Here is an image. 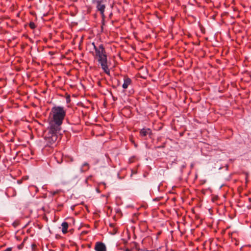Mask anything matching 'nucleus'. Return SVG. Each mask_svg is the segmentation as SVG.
Listing matches in <instances>:
<instances>
[{"mask_svg":"<svg viewBox=\"0 0 251 251\" xmlns=\"http://www.w3.org/2000/svg\"><path fill=\"white\" fill-rule=\"evenodd\" d=\"M89 169V165L88 163H84L80 168V171L81 172H85L88 171Z\"/></svg>","mask_w":251,"mask_h":251,"instance_id":"nucleus-8","label":"nucleus"},{"mask_svg":"<svg viewBox=\"0 0 251 251\" xmlns=\"http://www.w3.org/2000/svg\"><path fill=\"white\" fill-rule=\"evenodd\" d=\"M92 45L94 46L95 53L96 58L98 59V61L100 64L101 68L104 72L109 75L110 71L107 65V56L105 54V51L102 45H100L98 47H97L95 44L93 43Z\"/></svg>","mask_w":251,"mask_h":251,"instance_id":"nucleus-2","label":"nucleus"},{"mask_svg":"<svg viewBox=\"0 0 251 251\" xmlns=\"http://www.w3.org/2000/svg\"><path fill=\"white\" fill-rule=\"evenodd\" d=\"M126 251H131L130 250H129V249H126Z\"/></svg>","mask_w":251,"mask_h":251,"instance_id":"nucleus-11","label":"nucleus"},{"mask_svg":"<svg viewBox=\"0 0 251 251\" xmlns=\"http://www.w3.org/2000/svg\"><path fill=\"white\" fill-rule=\"evenodd\" d=\"M29 26H30V27L31 28L34 29V28H35L36 25H35V24L34 23L30 22V24H29Z\"/></svg>","mask_w":251,"mask_h":251,"instance_id":"nucleus-10","label":"nucleus"},{"mask_svg":"<svg viewBox=\"0 0 251 251\" xmlns=\"http://www.w3.org/2000/svg\"><path fill=\"white\" fill-rule=\"evenodd\" d=\"M97 7L98 10L100 12V14L103 16L104 14V9L105 8V5L102 4V2L100 1H97Z\"/></svg>","mask_w":251,"mask_h":251,"instance_id":"nucleus-5","label":"nucleus"},{"mask_svg":"<svg viewBox=\"0 0 251 251\" xmlns=\"http://www.w3.org/2000/svg\"><path fill=\"white\" fill-rule=\"evenodd\" d=\"M124 83L122 85V87L126 89L127 88L129 85H130L131 83V80L129 77H125L124 79Z\"/></svg>","mask_w":251,"mask_h":251,"instance_id":"nucleus-6","label":"nucleus"},{"mask_svg":"<svg viewBox=\"0 0 251 251\" xmlns=\"http://www.w3.org/2000/svg\"><path fill=\"white\" fill-rule=\"evenodd\" d=\"M62 231L63 234H66L67 232V229L68 228V224L67 222H63L62 223Z\"/></svg>","mask_w":251,"mask_h":251,"instance_id":"nucleus-9","label":"nucleus"},{"mask_svg":"<svg viewBox=\"0 0 251 251\" xmlns=\"http://www.w3.org/2000/svg\"><path fill=\"white\" fill-rule=\"evenodd\" d=\"M151 133V131L149 128H143L141 130L140 132V135L142 137L146 136L150 134Z\"/></svg>","mask_w":251,"mask_h":251,"instance_id":"nucleus-7","label":"nucleus"},{"mask_svg":"<svg viewBox=\"0 0 251 251\" xmlns=\"http://www.w3.org/2000/svg\"><path fill=\"white\" fill-rule=\"evenodd\" d=\"M51 120L50 123L51 131H60L61 125L66 115V111L61 106H54L51 109Z\"/></svg>","mask_w":251,"mask_h":251,"instance_id":"nucleus-1","label":"nucleus"},{"mask_svg":"<svg viewBox=\"0 0 251 251\" xmlns=\"http://www.w3.org/2000/svg\"><path fill=\"white\" fill-rule=\"evenodd\" d=\"M59 131H51V126H50L48 138H49V142H50L51 144L55 143L57 139V133Z\"/></svg>","mask_w":251,"mask_h":251,"instance_id":"nucleus-3","label":"nucleus"},{"mask_svg":"<svg viewBox=\"0 0 251 251\" xmlns=\"http://www.w3.org/2000/svg\"><path fill=\"white\" fill-rule=\"evenodd\" d=\"M192 212L193 213H194V209H192Z\"/></svg>","mask_w":251,"mask_h":251,"instance_id":"nucleus-12","label":"nucleus"},{"mask_svg":"<svg viewBox=\"0 0 251 251\" xmlns=\"http://www.w3.org/2000/svg\"><path fill=\"white\" fill-rule=\"evenodd\" d=\"M95 249L96 251H106L105 245L101 242L96 243Z\"/></svg>","mask_w":251,"mask_h":251,"instance_id":"nucleus-4","label":"nucleus"},{"mask_svg":"<svg viewBox=\"0 0 251 251\" xmlns=\"http://www.w3.org/2000/svg\"><path fill=\"white\" fill-rule=\"evenodd\" d=\"M35 246L34 245H32V248H33V247Z\"/></svg>","mask_w":251,"mask_h":251,"instance_id":"nucleus-13","label":"nucleus"}]
</instances>
